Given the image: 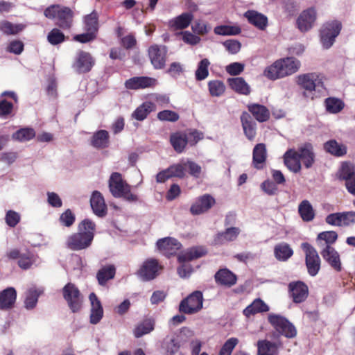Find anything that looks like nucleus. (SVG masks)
<instances>
[{
  "instance_id": "obj_7",
  "label": "nucleus",
  "mask_w": 355,
  "mask_h": 355,
  "mask_svg": "<svg viewBox=\"0 0 355 355\" xmlns=\"http://www.w3.org/2000/svg\"><path fill=\"white\" fill-rule=\"evenodd\" d=\"M296 83L305 91L303 93L306 98L313 99V92H320V88H323L322 82L318 79V76L315 73H309L301 74L296 77Z\"/></svg>"
},
{
  "instance_id": "obj_41",
  "label": "nucleus",
  "mask_w": 355,
  "mask_h": 355,
  "mask_svg": "<svg viewBox=\"0 0 355 355\" xmlns=\"http://www.w3.org/2000/svg\"><path fill=\"white\" fill-rule=\"evenodd\" d=\"M269 311V306L260 298L254 300L244 310L243 314L246 317L254 315L258 313H263Z\"/></svg>"
},
{
  "instance_id": "obj_64",
  "label": "nucleus",
  "mask_w": 355,
  "mask_h": 355,
  "mask_svg": "<svg viewBox=\"0 0 355 355\" xmlns=\"http://www.w3.org/2000/svg\"><path fill=\"white\" fill-rule=\"evenodd\" d=\"M341 214L342 226H350L355 224V211H343Z\"/></svg>"
},
{
  "instance_id": "obj_13",
  "label": "nucleus",
  "mask_w": 355,
  "mask_h": 355,
  "mask_svg": "<svg viewBox=\"0 0 355 355\" xmlns=\"http://www.w3.org/2000/svg\"><path fill=\"white\" fill-rule=\"evenodd\" d=\"M288 295L295 304L304 302L309 295V288L302 281L291 282L288 286Z\"/></svg>"
},
{
  "instance_id": "obj_23",
  "label": "nucleus",
  "mask_w": 355,
  "mask_h": 355,
  "mask_svg": "<svg viewBox=\"0 0 355 355\" xmlns=\"http://www.w3.org/2000/svg\"><path fill=\"white\" fill-rule=\"evenodd\" d=\"M181 340L178 335L174 333L166 336L161 343V348L165 355H175L181 347Z\"/></svg>"
},
{
  "instance_id": "obj_37",
  "label": "nucleus",
  "mask_w": 355,
  "mask_h": 355,
  "mask_svg": "<svg viewBox=\"0 0 355 355\" xmlns=\"http://www.w3.org/2000/svg\"><path fill=\"white\" fill-rule=\"evenodd\" d=\"M193 15L186 12L168 21V26L173 30H181L187 28L193 19Z\"/></svg>"
},
{
  "instance_id": "obj_1",
  "label": "nucleus",
  "mask_w": 355,
  "mask_h": 355,
  "mask_svg": "<svg viewBox=\"0 0 355 355\" xmlns=\"http://www.w3.org/2000/svg\"><path fill=\"white\" fill-rule=\"evenodd\" d=\"M95 223L90 219H84L79 223L78 232L69 236L66 247L73 251H80L89 248L94 238Z\"/></svg>"
},
{
  "instance_id": "obj_51",
  "label": "nucleus",
  "mask_w": 355,
  "mask_h": 355,
  "mask_svg": "<svg viewBox=\"0 0 355 355\" xmlns=\"http://www.w3.org/2000/svg\"><path fill=\"white\" fill-rule=\"evenodd\" d=\"M168 171L171 178H178L180 179L186 176L184 159L180 160L178 163L171 165Z\"/></svg>"
},
{
  "instance_id": "obj_3",
  "label": "nucleus",
  "mask_w": 355,
  "mask_h": 355,
  "mask_svg": "<svg viewBox=\"0 0 355 355\" xmlns=\"http://www.w3.org/2000/svg\"><path fill=\"white\" fill-rule=\"evenodd\" d=\"M108 183L110 191L114 198H123L129 202L138 201V196L131 192V186L123 179L121 173L118 172L112 173Z\"/></svg>"
},
{
  "instance_id": "obj_47",
  "label": "nucleus",
  "mask_w": 355,
  "mask_h": 355,
  "mask_svg": "<svg viewBox=\"0 0 355 355\" xmlns=\"http://www.w3.org/2000/svg\"><path fill=\"white\" fill-rule=\"evenodd\" d=\"M155 329V321L151 319H147L139 323L134 329V336L139 338L146 334H150Z\"/></svg>"
},
{
  "instance_id": "obj_39",
  "label": "nucleus",
  "mask_w": 355,
  "mask_h": 355,
  "mask_svg": "<svg viewBox=\"0 0 355 355\" xmlns=\"http://www.w3.org/2000/svg\"><path fill=\"white\" fill-rule=\"evenodd\" d=\"M227 83L231 89L239 94L248 95L250 93V87L243 78H230Z\"/></svg>"
},
{
  "instance_id": "obj_10",
  "label": "nucleus",
  "mask_w": 355,
  "mask_h": 355,
  "mask_svg": "<svg viewBox=\"0 0 355 355\" xmlns=\"http://www.w3.org/2000/svg\"><path fill=\"white\" fill-rule=\"evenodd\" d=\"M301 248L305 253V263L308 273L311 277L318 275L320 270L321 260L317 250L309 243H302Z\"/></svg>"
},
{
  "instance_id": "obj_28",
  "label": "nucleus",
  "mask_w": 355,
  "mask_h": 355,
  "mask_svg": "<svg viewBox=\"0 0 355 355\" xmlns=\"http://www.w3.org/2000/svg\"><path fill=\"white\" fill-rule=\"evenodd\" d=\"M244 17L248 22L261 31H264L268 26V17L256 10H250L244 13Z\"/></svg>"
},
{
  "instance_id": "obj_34",
  "label": "nucleus",
  "mask_w": 355,
  "mask_h": 355,
  "mask_svg": "<svg viewBox=\"0 0 355 355\" xmlns=\"http://www.w3.org/2000/svg\"><path fill=\"white\" fill-rule=\"evenodd\" d=\"M188 136L184 132H175L170 135V143L177 153L184 152L189 144Z\"/></svg>"
},
{
  "instance_id": "obj_43",
  "label": "nucleus",
  "mask_w": 355,
  "mask_h": 355,
  "mask_svg": "<svg viewBox=\"0 0 355 355\" xmlns=\"http://www.w3.org/2000/svg\"><path fill=\"white\" fill-rule=\"evenodd\" d=\"M115 273L116 268L114 265H107L103 267L96 274L98 284L101 286H105L109 280L114 277Z\"/></svg>"
},
{
  "instance_id": "obj_32",
  "label": "nucleus",
  "mask_w": 355,
  "mask_h": 355,
  "mask_svg": "<svg viewBox=\"0 0 355 355\" xmlns=\"http://www.w3.org/2000/svg\"><path fill=\"white\" fill-rule=\"evenodd\" d=\"M110 135L107 130L95 132L90 139V145L96 149H104L109 146Z\"/></svg>"
},
{
  "instance_id": "obj_62",
  "label": "nucleus",
  "mask_w": 355,
  "mask_h": 355,
  "mask_svg": "<svg viewBox=\"0 0 355 355\" xmlns=\"http://www.w3.org/2000/svg\"><path fill=\"white\" fill-rule=\"evenodd\" d=\"M13 104L4 98H0V118L6 119L12 114Z\"/></svg>"
},
{
  "instance_id": "obj_29",
  "label": "nucleus",
  "mask_w": 355,
  "mask_h": 355,
  "mask_svg": "<svg viewBox=\"0 0 355 355\" xmlns=\"http://www.w3.org/2000/svg\"><path fill=\"white\" fill-rule=\"evenodd\" d=\"M90 205L94 213L99 216L103 217L107 214V206L102 194L98 191H94L90 198Z\"/></svg>"
},
{
  "instance_id": "obj_2",
  "label": "nucleus",
  "mask_w": 355,
  "mask_h": 355,
  "mask_svg": "<svg viewBox=\"0 0 355 355\" xmlns=\"http://www.w3.org/2000/svg\"><path fill=\"white\" fill-rule=\"evenodd\" d=\"M301 66L300 61L294 57H286L276 60L267 67L263 75L269 80H275L296 73Z\"/></svg>"
},
{
  "instance_id": "obj_56",
  "label": "nucleus",
  "mask_w": 355,
  "mask_h": 355,
  "mask_svg": "<svg viewBox=\"0 0 355 355\" xmlns=\"http://www.w3.org/2000/svg\"><path fill=\"white\" fill-rule=\"evenodd\" d=\"M48 42L52 45H58L65 40L64 33L58 28H53L47 35Z\"/></svg>"
},
{
  "instance_id": "obj_50",
  "label": "nucleus",
  "mask_w": 355,
  "mask_h": 355,
  "mask_svg": "<svg viewBox=\"0 0 355 355\" xmlns=\"http://www.w3.org/2000/svg\"><path fill=\"white\" fill-rule=\"evenodd\" d=\"M355 176V172L353 165L347 162H343L339 171L338 178L340 180H345V182L348 180Z\"/></svg>"
},
{
  "instance_id": "obj_38",
  "label": "nucleus",
  "mask_w": 355,
  "mask_h": 355,
  "mask_svg": "<svg viewBox=\"0 0 355 355\" xmlns=\"http://www.w3.org/2000/svg\"><path fill=\"white\" fill-rule=\"evenodd\" d=\"M248 111L253 115L259 122H265L270 118L268 109L262 105L253 103L248 106Z\"/></svg>"
},
{
  "instance_id": "obj_55",
  "label": "nucleus",
  "mask_w": 355,
  "mask_h": 355,
  "mask_svg": "<svg viewBox=\"0 0 355 355\" xmlns=\"http://www.w3.org/2000/svg\"><path fill=\"white\" fill-rule=\"evenodd\" d=\"M208 89L211 96L218 97L225 92V86L221 80H214L209 81Z\"/></svg>"
},
{
  "instance_id": "obj_46",
  "label": "nucleus",
  "mask_w": 355,
  "mask_h": 355,
  "mask_svg": "<svg viewBox=\"0 0 355 355\" xmlns=\"http://www.w3.org/2000/svg\"><path fill=\"white\" fill-rule=\"evenodd\" d=\"M298 212L302 219L305 222H310L315 217L313 208L307 200H302L298 207Z\"/></svg>"
},
{
  "instance_id": "obj_35",
  "label": "nucleus",
  "mask_w": 355,
  "mask_h": 355,
  "mask_svg": "<svg viewBox=\"0 0 355 355\" xmlns=\"http://www.w3.org/2000/svg\"><path fill=\"white\" fill-rule=\"evenodd\" d=\"M43 292V288H37L35 286L27 289L25 293L24 307L27 310L33 309L37 304L39 297Z\"/></svg>"
},
{
  "instance_id": "obj_14",
  "label": "nucleus",
  "mask_w": 355,
  "mask_h": 355,
  "mask_svg": "<svg viewBox=\"0 0 355 355\" xmlns=\"http://www.w3.org/2000/svg\"><path fill=\"white\" fill-rule=\"evenodd\" d=\"M317 12L314 8L303 10L298 16L296 24L297 28L303 33L311 30L316 21Z\"/></svg>"
},
{
  "instance_id": "obj_58",
  "label": "nucleus",
  "mask_w": 355,
  "mask_h": 355,
  "mask_svg": "<svg viewBox=\"0 0 355 355\" xmlns=\"http://www.w3.org/2000/svg\"><path fill=\"white\" fill-rule=\"evenodd\" d=\"M239 343L236 338H230L227 339L221 347L218 355H231L234 349Z\"/></svg>"
},
{
  "instance_id": "obj_22",
  "label": "nucleus",
  "mask_w": 355,
  "mask_h": 355,
  "mask_svg": "<svg viewBox=\"0 0 355 355\" xmlns=\"http://www.w3.org/2000/svg\"><path fill=\"white\" fill-rule=\"evenodd\" d=\"M89 300L91 304L89 322L92 324H96L103 318V308L101 302L94 293L89 294Z\"/></svg>"
},
{
  "instance_id": "obj_19",
  "label": "nucleus",
  "mask_w": 355,
  "mask_h": 355,
  "mask_svg": "<svg viewBox=\"0 0 355 355\" xmlns=\"http://www.w3.org/2000/svg\"><path fill=\"white\" fill-rule=\"evenodd\" d=\"M159 268L160 267L156 259H148L143 263L138 275L144 281H150L157 277Z\"/></svg>"
},
{
  "instance_id": "obj_31",
  "label": "nucleus",
  "mask_w": 355,
  "mask_h": 355,
  "mask_svg": "<svg viewBox=\"0 0 355 355\" xmlns=\"http://www.w3.org/2000/svg\"><path fill=\"white\" fill-rule=\"evenodd\" d=\"M215 281L218 284L231 287L236 283V276L227 268L219 270L214 275Z\"/></svg>"
},
{
  "instance_id": "obj_49",
  "label": "nucleus",
  "mask_w": 355,
  "mask_h": 355,
  "mask_svg": "<svg viewBox=\"0 0 355 355\" xmlns=\"http://www.w3.org/2000/svg\"><path fill=\"white\" fill-rule=\"evenodd\" d=\"M35 137V132L33 128H24L18 130L12 135V139L19 141H26Z\"/></svg>"
},
{
  "instance_id": "obj_53",
  "label": "nucleus",
  "mask_w": 355,
  "mask_h": 355,
  "mask_svg": "<svg viewBox=\"0 0 355 355\" xmlns=\"http://www.w3.org/2000/svg\"><path fill=\"white\" fill-rule=\"evenodd\" d=\"M239 233V228L228 227L225 232L218 233L216 239L218 242L232 241L236 239Z\"/></svg>"
},
{
  "instance_id": "obj_42",
  "label": "nucleus",
  "mask_w": 355,
  "mask_h": 355,
  "mask_svg": "<svg viewBox=\"0 0 355 355\" xmlns=\"http://www.w3.org/2000/svg\"><path fill=\"white\" fill-rule=\"evenodd\" d=\"M155 110V105L153 103L150 101H146L133 112L132 116L138 121H143Z\"/></svg>"
},
{
  "instance_id": "obj_16",
  "label": "nucleus",
  "mask_w": 355,
  "mask_h": 355,
  "mask_svg": "<svg viewBox=\"0 0 355 355\" xmlns=\"http://www.w3.org/2000/svg\"><path fill=\"white\" fill-rule=\"evenodd\" d=\"M216 203L215 199L209 194L198 197L190 207L193 215H200L208 211Z\"/></svg>"
},
{
  "instance_id": "obj_6",
  "label": "nucleus",
  "mask_w": 355,
  "mask_h": 355,
  "mask_svg": "<svg viewBox=\"0 0 355 355\" xmlns=\"http://www.w3.org/2000/svg\"><path fill=\"white\" fill-rule=\"evenodd\" d=\"M10 259H18V266L23 270H28L33 266H37L40 263L39 257L33 252L24 250L12 249L7 252Z\"/></svg>"
},
{
  "instance_id": "obj_9",
  "label": "nucleus",
  "mask_w": 355,
  "mask_h": 355,
  "mask_svg": "<svg viewBox=\"0 0 355 355\" xmlns=\"http://www.w3.org/2000/svg\"><path fill=\"white\" fill-rule=\"evenodd\" d=\"M63 298L73 313L78 312L82 307L83 297L78 288L73 283H67L62 289Z\"/></svg>"
},
{
  "instance_id": "obj_45",
  "label": "nucleus",
  "mask_w": 355,
  "mask_h": 355,
  "mask_svg": "<svg viewBox=\"0 0 355 355\" xmlns=\"http://www.w3.org/2000/svg\"><path fill=\"white\" fill-rule=\"evenodd\" d=\"M326 111L330 114H338L345 107V103L340 98L336 97H328L324 100Z\"/></svg>"
},
{
  "instance_id": "obj_21",
  "label": "nucleus",
  "mask_w": 355,
  "mask_h": 355,
  "mask_svg": "<svg viewBox=\"0 0 355 355\" xmlns=\"http://www.w3.org/2000/svg\"><path fill=\"white\" fill-rule=\"evenodd\" d=\"M320 254L335 270L340 272L342 264L338 252L332 246L325 245L320 252Z\"/></svg>"
},
{
  "instance_id": "obj_12",
  "label": "nucleus",
  "mask_w": 355,
  "mask_h": 355,
  "mask_svg": "<svg viewBox=\"0 0 355 355\" xmlns=\"http://www.w3.org/2000/svg\"><path fill=\"white\" fill-rule=\"evenodd\" d=\"M167 47L164 45H151L148 50L152 65L155 69H162L166 65Z\"/></svg>"
},
{
  "instance_id": "obj_54",
  "label": "nucleus",
  "mask_w": 355,
  "mask_h": 355,
  "mask_svg": "<svg viewBox=\"0 0 355 355\" xmlns=\"http://www.w3.org/2000/svg\"><path fill=\"white\" fill-rule=\"evenodd\" d=\"M241 32V28L237 26L223 25L214 28V33L218 35H237Z\"/></svg>"
},
{
  "instance_id": "obj_8",
  "label": "nucleus",
  "mask_w": 355,
  "mask_h": 355,
  "mask_svg": "<svg viewBox=\"0 0 355 355\" xmlns=\"http://www.w3.org/2000/svg\"><path fill=\"white\" fill-rule=\"evenodd\" d=\"M269 323L276 331L287 338H293L297 335L295 327L285 317L275 313H270L268 315Z\"/></svg>"
},
{
  "instance_id": "obj_33",
  "label": "nucleus",
  "mask_w": 355,
  "mask_h": 355,
  "mask_svg": "<svg viewBox=\"0 0 355 355\" xmlns=\"http://www.w3.org/2000/svg\"><path fill=\"white\" fill-rule=\"evenodd\" d=\"M284 162L288 169L295 173L300 171L302 168L300 161L295 149H288L284 155Z\"/></svg>"
},
{
  "instance_id": "obj_63",
  "label": "nucleus",
  "mask_w": 355,
  "mask_h": 355,
  "mask_svg": "<svg viewBox=\"0 0 355 355\" xmlns=\"http://www.w3.org/2000/svg\"><path fill=\"white\" fill-rule=\"evenodd\" d=\"M59 220L62 225L69 227L73 224L76 217L71 210L67 209L60 215Z\"/></svg>"
},
{
  "instance_id": "obj_27",
  "label": "nucleus",
  "mask_w": 355,
  "mask_h": 355,
  "mask_svg": "<svg viewBox=\"0 0 355 355\" xmlns=\"http://www.w3.org/2000/svg\"><path fill=\"white\" fill-rule=\"evenodd\" d=\"M267 158L266 145L263 143L255 145L252 151V166L257 170L263 169Z\"/></svg>"
},
{
  "instance_id": "obj_36",
  "label": "nucleus",
  "mask_w": 355,
  "mask_h": 355,
  "mask_svg": "<svg viewBox=\"0 0 355 355\" xmlns=\"http://www.w3.org/2000/svg\"><path fill=\"white\" fill-rule=\"evenodd\" d=\"M326 152L336 157L345 156L347 153V148L345 144L338 143L335 139H330L324 144Z\"/></svg>"
},
{
  "instance_id": "obj_40",
  "label": "nucleus",
  "mask_w": 355,
  "mask_h": 355,
  "mask_svg": "<svg viewBox=\"0 0 355 355\" xmlns=\"http://www.w3.org/2000/svg\"><path fill=\"white\" fill-rule=\"evenodd\" d=\"M293 254V250L287 243H279L274 248V256L279 261H286Z\"/></svg>"
},
{
  "instance_id": "obj_24",
  "label": "nucleus",
  "mask_w": 355,
  "mask_h": 355,
  "mask_svg": "<svg viewBox=\"0 0 355 355\" xmlns=\"http://www.w3.org/2000/svg\"><path fill=\"white\" fill-rule=\"evenodd\" d=\"M245 136L250 140L254 139L257 135V123L247 112H243L240 117Z\"/></svg>"
},
{
  "instance_id": "obj_61",
  "label": "nucleus",
  "mask_w": 355,
  "mask_h": 355,
  "mask_svg": "<svg viewBox=\"0 0 355 355\" xmlns=\"http://www.w3.org/2000/svg\"><path fill=\"white\" fill-rule=\"evenodd\" d=\"M179 118L177 112L168 110L161 111L157 114V119L162 121L175 122Z\"/></svg>"
},
{
  "instance_id": "obj_52",
  "label": "nucleus",
  "mask_w": 355,
  "mask_h": 355,
  "mask_svg": "<svg viewBox=\"0 0 355 355\" xmlns=\"http://www.w3.org/2000/svg\"><path fill=\"white\" fill-rule=\"evenodd\" d=\"M210 62L207 58L201 60L198 64L197 69L195 73L196 79L198 81H201L207 78L209 76V66Z\"/></svg>"
},
{
  "instance_id": "obj_25",
  "label": "nucleus",
  "mask_w": 355,
  "mask_h": 355,
  "mask_svg": "<svg viewBox=\"0 0 355 355\" xmlns=\"http://www.w3.org/2000/svg\"><path fill=\"white\" fill-rule=\"evenodd\" d=\"M17 300V291L13 287H8L0 292V310L12 309Z\"/></svg>"
},
{
  "instance_id": "obj_44",
  "label": "nucleus",
  "mask_w": 355,
  "mask_h": 355,
  "mask_svg": "<svg viewBox=\"0 0 355 355\" xmlns=\"http://www.w3.org/2000/svg\"><path fill=\"white\" fill-rule=\"evenodd\" d=\"M26 25L23 24H12L7 20L0 21V31L6 35H15L24 31Z\"/></svg>"
},
{
  "instance_id": "obj_5",
  "label": "nucleus",
  "mask_w": 355,
  "mask_h": 355,
  "mask_svg": "<svg viewBox=\"0 0 355 355\" xmlns=\"http://www.w3.org/2000/svg\"><path fill=\"white\" fill-rule=\"evenodd\" d=\"M341 29L342 24L338 20L328 21L322 26L320 37V42L324 49H328L334 44Z\"/></svg>"
},
{
  "instance_id": "obj_48",
  "label": "nucleus",
  "mask_w": 355,
  "mask_h": 355,
  "mask_svg": "<svg viewBox=\"0 0 355 355\" xmlns=\"http://www.w3.org/2000/svg\"><path fill=\"white\" fill-rule=\"evenodd\" d=\"M98 16L97 12L94 10L90 14L85 17V28L87 31H91L96 34L98 29Z\"/></svg>"
},
{
  "instance_id": "obj_17",
  "label": "nucleus",
  "mask_w": 355,
  "mask_h": 355,
  "mask_svg": "<svg viewBox=\"0 0 355 355\" xmlns=\"http://www.w3.org/2000/svg\"><path fill=\"white\" fill-rule=\"evenodd\" d=\"M295 153L300 161L302 162L306 168H310L313 166L315 155L313 150V146L311 143L306 142L298 147L295 150Z\"/></svg>"
},
{
  "instance_id": "obj_26",
  "label": "nucleus",
  "mask_w": 355,
  "mask_h": 355,
  "mask_svg": "<svg viewBox=\"0 0 355 355\" xmlns=\"http://www.w3.org/2000/svg\"><path fill=\"white\" fill-rule=\"evenodd\" d=\"M281 342H271L266 339L257 341V355H278L279 348L282 347Z\"/></svg>"
},
{
  "instance_id": "obj_57",
  "label": "nucleus",
  "mask_w": 355,
  "mask_h": 355,
  "mask_svg": "<svg viewBox=\"0 0 355 355\" xmlns=\"http://www.w3.org/2000/svg\"><path fill=\"white\" fill-rule=\"evenodd\" d=\"M338 239V234L335 231H325L320 232L317 237L318 241H324L325 242V245L331 246Z\"/></svg>"
},
{
  "instance_id": "obj_11",
  "label": "nucleus",
  "mask_w": 355,
  "mask_h": 355,
  "mask_svg": "<svg viewBox=\"0 0 355 355\" xmlns=\"http://www.w3.org/2000/svg\"><path fill=\"white\" fill-rule=\"evenodd\" d=\"M202 293L200 291H196L180 302L179 311L184 314H193L202 308Z\"/></svg>"
},
{
  "instance_id": "obj_20",
  "label": "nucleus",
  "mask_w": 355,
  "mask_h": 355,
  "mask_svg": "<svg viewBox=\"0 0 355 355\" xmlns=\"http://www.w3.org/2000/svg\"><path fill=\"white\" fill-rule=\"evenodd\" d=\"M156 79L147 76H136L129 78L125 82V87L128 89H140L154 87Z\"/></svg>"
},
{
  "instance_id": "obj_18",
  "label": "nucleus",
  "mask_w": 355,
  "mask_h": 355,
  "mask_svg": "<svg viewBox=\"0 0 355 355\" xmlns=\"http://www.w3.org/2000/svg\"><path fill=\"white\" fill-rule=\"evenodd\" d=\"M156 245L157 249L166 257L176 254V252L182 247V244L175 238L165 237L159 239Z\"/></svg>"
},
{
  "instance_id": "obj_4",
  "label": "nucleus",
  "mask_w": 355,
  "mask_h": 355,
  "mask_svg": "<svg viewBox=\"0 0 355 355\" xmlns=\"http://www.w3.org/2000/svg\"><path fill=\"white\" fill-rule=\"evenodd\" d=\"M44 15L48 19H55V25L63 30H68L72 26L73 12L69 7L53 4L44 10Z\"/></svg>"
},
{
  "instance_id": "obj_59",
  "label": "nucleus",
  "mask_w": 355,
  "mask_h": 355,
  "mask_svg": "<svg viewBox=\"0 0 355 355\" xmlns=\"http://www.w3.org/2000/svg\"><path fill=\"white\" fill-rule=\"evenodd\" d=\"M184 164H185V171L187 172V170H188L189 173L194 177V178H199L202 168L201 166L196 163L195 162L192 161L189 159H184Z\"/></svg>"
},
{
  "instance_id": "obj_15",
  "label": "nucleus",
  "mask_w": 355,
  "mask_h": 355,
  "mask_svg": "<svg viewBox=\"0 0 355 355\" xmlns=\"http://www.w3.org/2000/svg\"><path fill=\"white\" fill-rule=\"evenodd\" d=\"M94 64L95 60L89 53L79 51L77 53L73 67L77 73H85L91 71Z\"/></svg>"
},
{
  "instance_id": "obj_60",
  "label": "nucleus",
  "mask_w": 355,
  "mask_h": 355,
  "mask_svg": "<svg viewBox=\"0 0 355 355\" xmlns=\"http://www.w3.org/2000/svg\"><path fill=\"white\" fill-rule=\"evenodd\" d=\"M260 187L261 190L268 196H275L279 192L277 184L270 180L263 181L261 184Z\"/></svg>"
},
{
  "instance_id": "obj_30",
  "label": "nucleus",
  "mask_w": 355,
  "mask_h": 355,
  "mask_svg": "<svg viewBox=\"0 0 355 355\" xmlns=\"http://www.w3.org/2000/svg\"><path fill=\"white\" fill-rule=\"evenodd\" d=\"M207 250L202 246H195L182 252L178 257L180 263L188 262L205 256Z\"/></svg>"
}]
</instances>
